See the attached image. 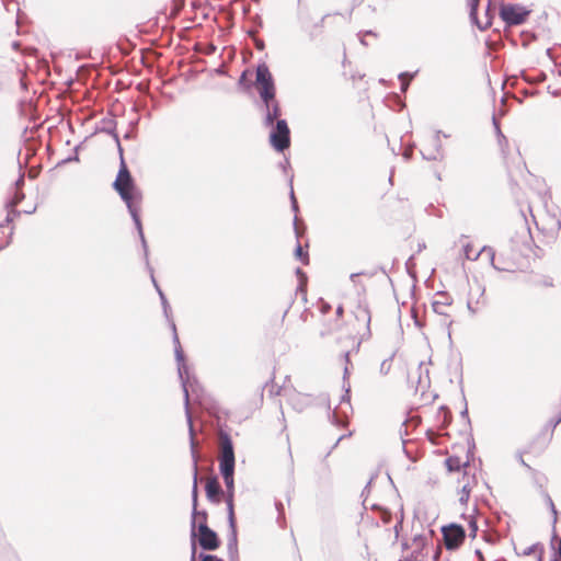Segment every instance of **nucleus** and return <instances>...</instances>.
<instances>
[{
  "label": "nucleus",
  "mask_w": 561,
  "mask_h": 561,
  "mask_svg": "<svg viewBox=\"0 0 561 561\" xmlns=\"http://www.w3.org/2000/svg\"><path fill=\"white\" fill-rule=\"evenodd\" d=\"M113 187L118 193V195L123 199V202L126 204L127 209L133 218V221L138 230V233H139V237H140L141 243H142L144 252H145L147 267L149 270L152 284L159 294L161 305L163 308V313H164L165 318L169 320L171 329L173 331L174 354H175V359H176V364H178V374H179V378L181 380V385L183 386V381H185V379H187L188 380V392L190 391L195 392V388L198 386V381L188 371V366L185 363L184 353H183V350H182V346L180 344V340H179V336L176 333L175 323L173 320L170 319L171 307L167 300L165 295L159 287L156 278L153 276V268L149 265V262H148V247H147V242H146V239L144 236L140 216H139L141 201H142V193L139 190V187L136 185L123 158L121 160V167H119L117 176L113 183Z\"/></svg>",
  "instance_id": "obj_1"
},
{
  "label": "nucleus",
  "mask_w": 561,
  "mask_h": 561,
  "mask_svg": "<svg viewBox=\"0 0 561 561\" xmlns=\"http://www.w3.org/2000/svg\"><path fill=\"white\" fill-rule=\"evenodd\" d=\"M183 393H184V404H185V415L188 424V434H190V446H191V456L193 460V486H192V553L191 561H196V534H195V518L201 516L202 512L197 511V496H198V485H197V463H198V454L196 451V442H195V432L193 426L192 414L190 411V394H188V380L185 379L183 381Z\"/></svg>",
  "instance_id": "obj_2"
},
{
  "label": "nucleus",
  "mask_w": 561,
  "mask_h": 561,
  "mask_svg": "<svg viewBox=\"0 0 561 561\" xmlns=\"http://www.w3.org/2000/svg\"><path fill=\"white\" fill-rule=\"evenodd\" d=\"M220 456H219V470L222 476L225 485L227 488L226 504L228 511V522H233V494H234V451L230 436L220 432Z\"/></svg>",
  "instance_id": "obj_3"
},
{
  "label": "nucleus",
  "mask_w": 561,
  "mask_h": 561,
  "mask_svg": "<svg viewBox=\"0 0 561 561\" xmlns=\"http://www.w3.org/2000/svg\"><path fill=\"white\" fill-rule=\"evenodd\" d=\"M329 14H324L320 19H314L307 8H300L297 13V19L301 32L307 34L310 41L314 39L316 36L321 32L324 25L325 19Z\"/></svg>",
  "instance_id": "obj_4"
},
{
  "label": "nucleus",
  "mask_w": 561,
  "mask_h": 561,
  "mask_svg": "<svg viewBox=\"0 0 561 561\" xmlns=\"http://www.w3.org/2000/svg\"><path fill=\"white\" fill-rule=\"evenodd\" d=\"M256 84L259 85V94L262 102L276 100L274 80L265 64L259 65L256 68Z\"/></svg>",
  "instance_id": "obj_5"
},
{
  "label": "nucleus",
  "mask_w": 561,
  "mask_h": 561,
  "mask_svg": "<svg viewBox=\"0 0 561 561\" xmlns=\"http://www.w3.org/2000/svg\"><path fill=\"white\" fill-rule=\"evenodd\" d=\"M290 131L285 119H277L273 130L270 135L272 146L277 151H284L290 145Z\"/></svg>",
  "instance_id": "obj_6"
},
{
  "label": "nucleus",
  "mask_w": 561,
  "mask_h": 561,
  "mask_svg": "<svg viewBox=\"0 0 561 561\" xmlns=\"http://www.w3.org/2000/svg\"><path fill=\"white\" fill-rule=\"evenodd\" d=\"M203 520L198 525V543L204 550H216L219 547V539L217 534L207 526V513H201Z\"/></svg>",
  "instance_id": "obj_7"
},
{
  "label": "nucleus",
  "mask_w": 561,
  "mask_h": 561,
  "mask_svg": "<svg viewBox=\"0 0 561 561\" xmlns=\"http://www.w3.org/2000/svg\"><path fill=\"white\" fill-rule=\"evenodd\" d=\"M442 534L447 550L458 549L466 538V531L463 527L458 524L444 526L442 528Z\"/></svg>",
  "instance_id": "obj_8"
},
{
  "label": "nucleus",
  "mask_w": 561,
  "mask_h": 561,
  "mask_svg": "<svg viewBox=\"0 0 561 561\" xmlns=\"http://www.w3.org/2000/svg\"><path fill=\"white\" fill-rule=\"evenodd\" d=\"M529 11L517 4H502L500 15L506 25H520L526 21Z\"/></svg>",
  "instance_id": "obj_9"
},
{
  "label": "nucleus",
  "mask_w": 561,
  "mask_h": 561,
  "mask_svg": "<svg viewBox=\"0 0 561 561\" xmlns=\"http://www.w3.org/2000/svg\"><path fill=\"white\" fill-rule=\"evenodd\" d=\"M348 391L350 390L346 389V393L342 396L339 407H336L332 413V423L336 426H344L348 413L352 411Z\"/></svg>",
  "instance_id": "obj_10"
},
{
  "label": "nucleus",
  "mask_w": 561,
  "mask_h": 561,
  "mask_svg": "<svg viewBox=\"0 0 561 561\" xmlns=\"http://www.w3.org/2000/svg\"><path fill=\"white\" fill-rule=\"evenodd\" d=\"M436 297L437 298L432 304V308L435 313L444 317V319H443L444 324L450 325L453 322L450 320V313H449L451 299L449 298V296H447L446 294H443V293L437 294Z\"/></svg>",
  "instance_id": "obj_11"
},
{
  "label": "nucleus",
  "mask_w": 561,
  "mask_h": 561,
  "mask_svg": "<svg viewBox=\"0 0 561 561\" xmlns=\"http://www.w3.org/2000/svg\"><path fill=\"white\" fill-rule=\"evenodd\" d=\"M479 0H471L470 2V19L478 26L479 30H486L492 24V18L490 15L491 1H488L485 16L483 20H479L477 16Z\"/></svg>",
  "instance_id": "obj_12"
},
{
  "label": "nucleus",
  "mask_w": 561,
  "mask_h": 561,
  "mask_svg": "<svg viewBox=\"0 0 561 561\" xmlns=\"http://www.w3.org/2000/svg\"><path fill=\"white\" fill-rule=\"evenodd\" d=\"M263 111H264V125L266 127H273L275 121L279 119L280 107L277 100L263 102Z\"/></svg>",
  "instance_id": "obj_13"
},
{
  "label": "nucleus",
  "mask_w": 561,
  "mask_h": 561,
  "mask_svg": "<svg viewBox=\"0 0 561 561\" xmlns=\"http://www.w3.org/2000/svg\"><path fill=\"white\" fill-rule=\"evenodd\" d=\"M462 248H463V254H465V256H466V259H467V260L476 261V260H478V257H479L481 254L485 253V254H488V255L490 256V260H491V262H492L493 266H494L495 268L500 270V267H497V266L494 264V256H495V253H494L493 248L484 245V247H482V249H481V250L476 251V250L473 249V247L471 245V243H470V242H466V243H463Z\"/></svg>",
  "instance_id": "obj_14"
},
{
  "label": "nucleus",
  "mask_w": 561,
  "mask_h": 561,
  "mask_svg": "<svg viewBox=\"0 0 561 561\" xmlns=\"http://www.w3.org/2000/svg\"><path fill=\"white\" fill-rule=\"evenodd\" d=\"M421 153L426 160H437L442 156L439 137L436 135L432 136L428 139V144L424 145L421 149Z\"/></svg>",
  "instance_id": "obj_15"
},
{
  "label": "nucleus",
  "mask_w": 561,
  "mask_h": 561,
  "mask_svg": "<svg viewBox=\"0 0 561 561\" xmlns=\"http://www.w3.org/2000/svg\"><path fill=\"white\" fill-rule=\"evenodd\" d=\"M205 491H206V496L210 502L216 503V504H218L220 502V495L222 494V489H221V486L218 482V479L216 477L208 479L206 486H205Z\"/></svg>",
  "instance_id": "obj_16"
},
{
  "label": "nucleus",
  "mask_w": 561,
  "mask_h": 561,
  "mask_svg": "<svg viewBox=\"0 0 561 561\" xmlns=\"http://www.w3.org/2000/svg\"><path fill=\"white\" fill-rule=\"evenodd\" d=\"M412 545L414 548L410 554L404 557V561H422V551L425 547V538L422 536H415Z\"/></svg>",
  "instance_id": "obj_17"
},
{
  "label": "nucleus",
  "mask_w": 561,
  "mask_h": 561,
  "mask_svg": "<svg viewBox=\"0 0 561 561\" xmlns=\"http://www.w3.org/2000/svg\"><path fill=\"white\" fill-rule=\"evenodd\" d=\"M354 313H355L356 321L362 322L364 324L365 333L363 334V336L365 334L369 335L370 334L369 324H370V320H371L369 309L364 306H358L355 309Z\"/></svg>",
  "instance_id": "obj_18"
},
{
  "label": "nucleus",
  "mask_w": 561,
  "mask_h": 561,
  "mask_svg": "<svg viewBox=\"0 0 561 561\" xmlns=\"http://www.w3.org/2000/svg\"><path fill=\"white\" fill-rule=\"evenodd\" d=\"M229 527L231 530L229 540H228V550L230 554H237V529H236V520L233 519L232 524L229 522Z\"/></svg>",
  "instance_id": "obj_19"
},
{
  "label": "nucleus",
  "mask_w": 561,
  "mask_h": 561,
  "mask_svg": "<svg viewBox=\"0 0 561 561\" xmlns=\"http://www.w3.org/2000/svg\"><path fill=\"white\" fill-rule=\"evenodd\" d=\"M471 491H472V485H471L470 481L468 480L462 485L461 491H460V496H459L460 504H462V505L467 504V502L470 497Z\"/></svg>",
  "instance_id": "obj_20"
},
{
  "label": "nucleus",
  "mask_w": 561,
  "mask_h": 561,
  "mask_svg": "<svg viewBox=\"0 0 561 561\" xmlns=\"http://www.w3.org/2000/svg\"><path fill=\"white\" fill-rule=\"evenodd\" d=\"M394 354L390 355L388 358L383 359L379 367V373L382 376H386L389 374L392 367V360H393Z\"/></svg>",
  "instance_id": "obj_21"
},
{
  "label": "nucleus",
  "mask_w": 561,
  "mask_h": 561,
  "mask_svg": "<svg viewBox=\"0 0 561 561\" xmlns=\"http://www.w3.org/2000/svg\"><path fill=\"white\" fill-rule=\"evenodd\" d=\"M446 466L449 471H458L460 470L462 463L458 457H448L446 459Z\"/></svg>",
  "instance_id": "obj_22"
},
{
  "label": "nucleus",
  "mask_w": 561,
  "mask_h": 561,
  "mask_svg": "<svg viewBox=\"0 0 561 561\" xmlns=\"http://www.w3.org/2000/svg\"><path fill=\"white\" fill-rule=\"evenodd\" d=\"M295 255L299 261H301V263L308 264V262H309L308 253L302 251V247L300 243H298L296 247Z\"/></svg>",
  "instance_id": "obj_23"
},
{
  "label": "nucleus",
  "mask_w": 561,
  "mask_h": 561,
  "mask_svg": "<svg viewBox=\"0 0 561 561\" xmlns=\"http://www.w3.org/2000/svg\"><path fill=\"white\" fill-rule=\"evenodd\" d=\"M413 78L412 73L402 72L399 75V79L401 80V90L404 92L409 87V81Z\"/></svg>",
  "instance_id": "obj_24"
},
{
  "label": "nucleus",
  "mask_w": 561,
  "mask_h": 561,
  "mask_svg": "<svg viewBox=\"0 0 561 561\" xmlns=\"http://www.w3.org/2000/svg\"><path fill=\"white\" fill-rule=\"evenodd\" d=\"M468 525L470 529V537L474 538L478 533V524L473 516H469Z\"/></svg>",
  "instance_id": "obj_25"
},
{
  "label": "nucleus",
  "mask_w": 561,
  "mask_h": 561,
  "mask_svg": "<svg viewBox=\"0 0 561 561\" xmlns=\"http://www.w3.org/2000/svg\"><path fill=\"white\" fill-rule=\"evenodd\" d=\"M290 182V199H291V208L296 213L298 210V204H297V201L295 198V194H294V190H293V176L290 178L289 180Z\"/></svg>",
  "instance_id": "obj_26"
},
{
  "label": "nucleus",
  "mask_w": 561,
  "mask_h": 561,
  "mask_svg": "<svg viewBox=\"0 0 561 561\" xmlns=\"http://www.w3.org/2000/svg\"><path fill=\"white\" fill-rule=\"evenodd\" d=\"M199 558H201V561H222L221 559H219L218 557L213 556V554L201 553Z\"/></svg>",
  "instance_id": "obj_27"
},
{
  "label": "nucleus",
  "mask_w": 561,
  "mask_h": 561,
  "mask_svg": "<svg viewBox=\"0 0 561 561\" xmlns=\"http://www.w3.org/2000/svg\"><path fill=\"white\" fill-rule=\"evenodd\" d=\"M493 124L495 126V130L497 133V136H499V142L502 144V140H506L505 136L501 133V129H500V126L499 124L496 123V119L493 118Z\"/></svg>",
  "instance_id": "obj_28"
},
{
  "label": "nucleus",
  "mask_w": 561,
  "mask_h": 561,
  "mask_svg": "<svg viewBox=\"0 0 561 561\" xmlns=\"http://www.w3.org/2000/svg\"><path fill=\"white\" fill-rule=\"evenodd\" d=\"M547 501L549 503L550 510H551V512L553 514V517L556 519L557 518V510H556V506H554V504H553V502H552V500H551V497L549 495L547 496Z\"/></svg>",
  "instance_id": "obj_29"
},
{
  "label": "nucleus",
  "mask_w": 561,
  "mask_h": 561,
  "mask_svg": "<svg viewBox=\"0 0 561 561\" xmlns=\"http://www.w3.org/2000/svg\"><path fill=\"white\" fill-rule=\"evenodd\" d=\"M364 35H375L371 31H367L365 32L364 34L363 33H359L358 36H359V41L363 45L367 46L368 44L366 43L365 38H364Z\"/></svg>",
  "instance_id": "obj_30"
},
{
  "label": "nucleus",
  "mask_w": 561,
  "mask_h": 561,
  "mask_svg": "<svg viewBox=\"0 0 561 561\" xmlns=\"http://www.w3.org/2000/svg\"><path fill=\"white\" fill-rule=\"evenodd\" d=\"M561 422V414L549 421V425H551L553 428Z\"/></svg>",
  "instance_id": "obj_31"
},
{
  "label": "nucleus",
  "mask_w": 561,
  "mask_h": 561,
  "mask_svg": "<svg viewBox=\"0 0 561 561\" xmlns=\"http://www.w3.org/2000/svg\"><path fill=\"white\" fill-rule=\"evenodd\" d=\"M296 273L299 276L300 283L306 282V279H307L306 274L300 268H297Z\"/></svg>",
  "instance_id": "obj_32"
},
{
  "label": "nucleus",
  "mask_w": 561,
  "mask_h": 561,
  "mask_svg": "<svg viewBox=\"0 0 561 561\" xmlns=\"http://www.w3.org/2000/svg\"><path fill=\"white\" fill-rule=\"evenodd\" d=\"M535 548H536V546H535V545H534V546H530V547H528V548H526V549L524 550L523 554H524V556H530L531 553H534Z\"/></svg>",
  "instance_id": "obj_33"
},
{
  "label": "nucleus",
  "mask_w": 561,
  "mask_h": 561,
  "mask_svg": "<svg viewBox=\"0 0 561 561\" xmlns=\"http://www.w3.org/2000/svg\"><path fill=\"white\" fill-rule=\"evenodd\" d=\"M474 553L478 557L479 561H484V557H483L482 551L480 549H477L474 551Z\"/></svg>",
  "instance_id": "obj_34"
},
{
  "label": "nucleus",
  "mask_w": 561,
  "mask_h": 561,
  "mask_svg": "<svg viewBox=\"0 0 561 561\" xmlns=\"http://www.w3.org/2000/svg\"><path fill=\"white\" fill-rule=\"evenodd\" d=\"M336 314L339 317H341L343 314V307L341 305L336 308Z\"/></svg>",
  "instance_id": "obj_35"
},
{
  "label": "nucleus",
  "mask_w": 561,
  "mask_h": 561,
  "mask_svg": "<svg viewBox=\"0 0 561 561\" xmlns=\"http://www.w3.org/2000/svg\"><path fill=\"white\" fill-rule=\"evenodd\" d=\"M23 182H24V178H23V175H21V176L18 179V181H16V183H15V184H16V185H20V184H23Z\"/></svg>",
  "instance_id": "obj_36"
},
{
  "label": "nucleus",
  "mask_w": 561,
  "mask_h": 561,
  "mask_svg": "<svg viewBox=\"0 0 561 561\" xmlns=\"http://www.w3.org/2000/svg\"><path fill=\"white\" fill-rule=\"evenodd\" d=\"M245 79V72H243L240 77L239 83H242Z\"/></svg>",
  "instance_id": "obj_37"
},
{
  "label": "nucleus",
  "mask_w": 561,
  "mask_h": 561,
  "mask_svg": "<svg viewBox=\"0 0 561 561\" xmlns=\"http://www.w3.org/2000/svg\"><path fill=\"white\" fill-rule=\"evenodd\" d=\"M202 520H203V516H197V517L195 518V524H196L197 522H198V524H199Z\"/></svg>",
  "instance_id": "obj_38"
},
{
  "label": "nucleus",
  "mask_w": 561,
  "mask_h": 561,
  "mask_svg": "<svg viewBox=\"0 0 561 561\" xmlns=\"http://www.w3.org/2000/svg\"><path fill=\"white\" fill-rule=\"evenodd\" d=\"M468 309H469L472 313H474V312H476V310H473V309L471 308V305H470V304H468Z\"/></svg>",
  "instance_id": "obj_39"
},
{
  "label": "nucleus",
  "mask_w": 561,
  "mask_h": 561,
  "mask_svg": "<svg viewBox=\"0 0 561 561\" xmlns=\"http://www.w3.org/2000/svg\"><path fill=\"white\" fill-rule=\"evenodd\" d=\"M329 308H330V307H329V306H327V305H325V306H323V308H322V309H323V312H327V310H328Z\"/></svg>",
  "instance_id": "obj_40"
},
{
  "label": "nucleus",
  "mask_w": 561,
  "mask_h": 561,
  "mask_svg": "<svg viewBox=\"0 0 561 561\" xmlns=\"http://www.w3.org/2000/svg\"><path fill=\"white\" fill-rule=\"evenodd\" d=\"M114 137H115V139H116L117 144L119 145L118 136H117L116 134H114Z\"/></svg>",
  "instance_id": "obj_41"
},
{
  "label": "nucleus",
  "mask_w": 561,
  "mask_h": 561,
  "mask_svg": "<svg viewBox=\"0 0 561 561\" xmlns=\"http://www.w3.org/2000/svg\"><path fill=\"white\" fill-rule=\"evenodd\" d=\"M297 220H298V217H297V216H295V224L297 222ZM295 229L297 230V227H296V226H295Z\"/></svg>",
  "instance_id": "obj_42"
},
{
  "label": "nucleus",
  "mask_w": 561,
  "mask_h": 561,
  "mask_svg": "<svg viewBox=\"0 0 561 561\" xmlns=\"http://www.w3.org/2000/svg\"><path fill=\"white\" fill-rule=\"evenodd\" d=\"M495 561H505V560H495Z\"/></svg>",
  "instance_id": "obj_43"
},
{
  "label": "nucleus",
  "mask_w": 561,
  "mask_h": 561,
  "mask_svg": "<svg viewBox=\"0 0 561 561\" xmlns=\"http://www.w3.org/2000/svg\"><path fill=\"white\" fill-rule=\"evenodd\" d=\"M552 561H558V560H556V559H554V560H552Z\"/></svg>",
  "instance_id": "obj_44"
}]
</instances>
